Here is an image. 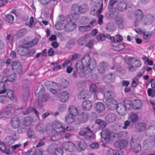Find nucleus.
<instances>
[{"instance_id": "obj_1", "label": "nucleus", "mask_w": 155, "mask_h": 155, "mask_svg": "<svg viewBox=\"0 0 155 155\" xmlns=\"http://www.w3.org/2000/svg\"><path fill=\"white\" fill-rule=\"evenodd\" d=\"M96 66L95 60L91 58L88 54L85 55L81 60L77 61L75 64L77 71L82 72L85 75L90 74L91 71Z\"/></svg>"}, {"instance_id": "obj_2", "label": "nucleus", "mask_w": 155, "mask_h": 155, "mask_svg": "<svg viewBox=\"0 0 155 155\" xmlns=\"http://www.w3.org/2000/svg\"><path fill=\"white\" fill-rule=\"evenodd\" d=\"M118 134L110 132L107 130H103L101 133V139L102 142L110 143L117 137Z\"/></svg>"}, {"instance_id": "obj_3", "label": "nucleus", "mask_w": 155, "mask_h": 155, "mask_svg": "<svg viewBox=\"0 0 155 155\" xmlns=\"http://www.w3.org/2000/svg\"><path fill=\"white\" fill-rule=\"evenodd\" d=\"M78 134L80 136H84V138L87 140L90 139L92 137L94 138L95 135L93 134V132L88 126H84L82 128L79 130Z\"/></svg>"}, {"instance_id": "obj_4", "label": "nucleus", "mask_w": 155, "mask_h": 155, "mask_svg": "<svg viewBox=\"0 0 155 155\" xmlns=\"http://www.w3.org/2000/svg\"><path fill=\"white\" fill-rule=\"evenodd\" d=\"M11 124L12 126L14 128H16L17 127H18V131L19 133H22L25 131V129L24 128H22L21 129L20 127L21 122L17 116L14 117L12 118L11 121Z\"/></svg>"}, {"instance_id": "obj_5", "label": "nucleus", "mask_w": 155, "mask_h": 155, "mask_svg": "<svg viewBox=\"0 0 155 155\" xmlns=\"http://www.w3.org/2000/svg\"><path fill=\"white\" fill-rule=\"evenodd\" d=\"M62 147L66 151L69 152L74 151L76 148L75 145L73 143L69 141L63 143Z\"/></svg>"}, {"instance_id": "obj_6", "label": "nucleus", "mask_w": 155, "mask_h": 155, "mask_svg": "<svg viewBox=\"0 0 155 155\" xmlns=\"http://www.w3.org/2000/svg\"><path fill=\"white\" fill-rule=\"evenodd\" d=\"M134 15L136 17L135 25V26H137L139 25L140 21L143 17V13L140 10L137 9L135 11Z\"/></svg>"}, {"instance_id": "obj_7", "label": "nucleus", "mask_w": 155, "mask_h": 155, "mask_svg": "<svg viewBox=\"0 0 155 155\" xmlns=\"http://www.w3.org/2000/svg\"><path fill=\"white\" fill-rule=\"evenodd\" d=\"M59 30L64 29L68 31H71L74 30L76 28V25L74 22L70 21L66 25L60 27Z\"/></svg>"}, {"instance_id": "obj_8", "label": "nucleus", "mask_w": 155, "mask_h": 155, "mask_svg": "<svg viewBox=\"0 0 155 155\" xmlns=\"http://www.w3.org/2000/svg\"><path fill=\"white\" fill-rule=\"evenodd\" d=\"M94 8H93L91 11V14L93 15L99 14L101 13L103 8V4H100L98 1L97 2V5L94 6Z\"/></svg>"}, {"instance_id": "obj_9", "label": "nucleus", "mask_w": 155, "mask_h": 155, "mask_svg": "<svg viewBox=\"0 0 155 155\" xmlns=\"http://www.w3.org/2000/svg\"><path fill=\"white\" fill-rule=\"evenodd\" d=\"M105 103L108 108L111 110L116 109L118 106L117 101L114 99L105 101Z\"/></svg>"}, {"instance_id": "obj_10", "label": "nucleus", "mask_w": 155, "mask_h": 155, "mask_svg": "<svg viewBox=\"0 0 155 155\" xmlns=\"http://www.w3.org/2000/svg\"><path fill=\"white\" fill-rule=\"evenodd\" d=\"M115 22L116 25L119 28L123 29L124 28L125 21L122 17L120 16L116 17L115 19Z\"/></svg>"}, {"instance_id": "obj_11", "label": "nucleus", "mask_w": 155, "mask_h": 155, "mask_svg": "<svg viewBox=\"0 0 155 155\" xmlns=\"http://www.w3.org/2000/svg\"><path fill=\"white\" fill-rule=\"evenodd\" d=\"M91 35L88 34L84 35L80 38L78 40V43L80 45H82L85 44L91 38Z\"/></svg>"}, {"instance_id": "obj_12", "label": "nucleus", "mask_w": 155, "mask_h": 155, "mask_svg": "<svg viewBox=\"0 0 155 155\" xmlns=\"http://www.w3.org/2000/svg\"><path fill=\"white\" fill-rule=\"evenodd\" d=\"M153 146V142L149 138L146 139L143 143V147L146 150L152 148Z\"/></svg>"}, {"instance_id": "obj_13", "label": "nucleus", "mask_w": 155, "mask_h": 155, "mask_svg": "<svg viewBox=\"0 0 155 155\" xmlns=\"http://www.w3.org/2000/svg\"><path fill=\"white\" fill-rule=\"evenodd\" d=\"M25 109V108H20L16 111V113L18 111L23 112H22L24 114L26 115L28 114L29 113L31 112V111H32L33 112L35 113L37 116L38 118H39V116L38 114V112L35 109L33 108L32 107H29L27 110H26L25 112H24V110Z\"/></svg>"}, {"instance_id": "obj_14", "label": "nucleus", "mask_w": 155, "mask_h": 155, "mask_svg": "<svg viewBox=\"0 0 155 155\" xmlns=\"http://www.w3.org/2000/svg\"><path fill=\"white\" fill-rule=\"evenodd\" d=\"M89 90L91 93H95L96 94H98L99 92L103 93L104 91L103 90L99 88L98 89L97 88V87L94 84H91L89 87Z\"/></svg>"}, {"instance_id": "obj_15", "label": "nucleus", "mask_w": 155, "mask_h": 155, "mask_svg": "<svg viewBox=\"0 0 155 155\" xmlns=\"http://www.w3.org/2000/svg\"><path fill=\"white\" fill-rule=\"evenodd\" d=\"M95 108L96 111L99 113L102 112L105 109V106L101 102H97L95 104Z\"/></svg>"}, {"instance_id": "obj_16", "label": "nucleus", "mask_w": 155, "mask_h": 155, "mask_svg": "<svg viewBox=\"0 0 155 155\" xmlns=\"http://www.w3.org/2000/svg\"><path fill=\"white\" fill-rule=\"evenodd\" d=\"M128 145V142L125 140H121L114 143V146L120 148L127 147Z\"/></svg>"}, {"instance_id": "obj_17", "label": "nucleus", "mask_w": 155, "mask_h": 155, "mask_svg": "<svg viewBox=\"0 0 155 155\" xmlns=\"http://www.w3.org/2000/svg\"><path fill=\"white\" fill-rule=\"evenodd\" d=\"M139 117L137 114L135 113H131L128 119L133 123H136L139 120Z\"/></svg>"}, {"instance_id": "obj_18", "label": "nucleus", "mask_w": 155, "mask_h": 155, "mask_svg": "<svg viewBox=\"0 0 155 155\" xmlns=\"http://www.w3.org/2000/svg\"><path fill=\"white\" fill-rule=\"evenodd\" d=\"M12 65V70L16 71L19 74L21 73V67L20 62H14Z\"/></svg>"}, {"instance_id": "obj_19", "label": "nucleus", "mask_w": 155, "mask_h": 155, "mask_svg": "<svg viewBox=\"0 0 155 155\" xmlns=\"http://www.w3.org/2000/svg\"><path fill=\"white\" fill-rule=\"evenodd\" d=\"M146 133L147 136L153 137L155 136V126H150L147 129Z\"/></svg>"}, {"instance_id": "obj_20", "label": "nucleus", "mask_w": 155, "mask_h": 155, "mask_svg": "<svg viewBox=\"0 0 155 155\" xmlns=\"http://www.w3.org/2000/svg\"><path fill=\"white\" fill-rule=\"evenodd\" d=\"M106 155H123V152L120 149L117 151L110 149L107 151Z\"/></svg>"}, {"instance_id": "obj_21", "label": "nucleus", "mask_w": 155, "mask_h": 155, "mask_svg": "<svg viewBox=\"0 0 155 155\" xmlns=\"http://www.w3.org/2000/svg\"><path fill=\"white\" fill-rule=\"evenodd\" d=\"M15 108V106L12 104L8 105L5 109V112L8 117L9 116L12 114V111H14Z\"/></svg>"}, {"instance_id": "obj_22", "label": "nucleus", "mask_w": 155, "mask_h": 155, "mask_svg": "<svg viewBox=\"0 0 155 155\" xmlns=\"http://www.w3.org/2000/svg\"><path fill=\"white\" fill-rule=\"evenodd\" d=\"M117 108V112L121 115L124 116L126 114V109L123 105L120 104Z\"/></svg>"}, {"instance_id": "obj_23", "label": "nucleus", "mask_w": 155, "mask_h": 155, "mask_svg": "<svg viewBox=\"0 0 155 155\" xmlns=\"http://www.w3.org/2000/svg\"><path fill=\"white\" fill-rule=\"evenodd\" d=\"M69 94L66 91H63L60 94L59 98L61 101L65 102L68 100Z\"/></svg>"}, {"instance_id": "obj_24", "label": "nucleus", "mask_w": 155, "mask_h": 155, "mask_svg": "<svg viewBox=\"0 0 155 155\" xmlns=\"http://www.w3.org/2000/svg\"><path fill=\"white\" fill-rule=\"evenodd\" d=\"M105 101L114 99L113 97L115 96V93L112 91H108L104 94Z\"/></svg>"}, {"instance_id": "obj_25", "label": "nucleus", "mask_w": 155, "mask_h": 155, "mask_svg": "<svg viewBox=\"0 0 155 155\" xmlns=\"http://www.w3.org/2000/svg\"><path fill=\"white\" fill-rule=\"evenodd\" d=\"M133 109L135 110L140 109L142 106L141 101L139 100H136L133 101Z\"/></svg>"}, {"instance_id": "obj_26", "label": "nucleus", "mask_w": 155, "mask_h": 155, "mask_svg": "<svg viewBox=\"0 0 155 155\" xmlns=\"http://www.w3.org/2000/svg\"><path fill=\"white\" fill-rule=\"evenodd\" d=\"M87 147L86 142L84 140L79 141L77 145V150L79 151H81L85 150Z\"/></svg>"}, {"instance_id": "obj_27", "label": "nucleus", "mask_w": 155, "mask_h": 155, "mask_svg": "<svg viewBox=\"0 0 155 155\" xmlns=\"http://www.w3.org/2000/svg\"><path fill=\"white\" fill-rule=\"evenodd\" d=\"M69 114L76 116L78 114V112L76 107L73 105H71L69 107Z\"/></svg>"}, {"instance_id": "obj_28", "label": "nucleus", "mask_w": 155, "mask_h": 155, "mask_svg": "<svg viewBox=\"0 0 155 155\" xmlns=\"http://www.w3.org/2000/svg\"><path fill=\"white\" fill-rule=\"evenodd\" d=\"M0 149L2 152L7 154H9L10 153V147H6L5 144L2 142H0Z\"/></svg>"}, {"instance_id": "obj_29", "label": "nucleus", "mask_w": 155, "mask_h": 155, "mask_svg": "<svg viewBox=\"0 0 155 155\" xmlns=\"http://www.w3.org/2000/svg\"><path fill=\"white\" fill-rule=\"evenodd\" d=\"M68 82L65 79L62 78L60 81L59 86L60 89L65 88L69 85Z\"/></svg>"}, {"instance_id": "obj_30", "label": "nucleus", "mask_w": 155, "mask_h": 155, "mask_svg": "<svg viewBox=\"0 0 155 155\" xmlns=\"http://www.w3.org/2000/svg\"><path fill=\"white\" fill-rule=\"evenodd\" d=\"M88 114H87L83 113L79 118V121L77 123L78 124L80 123H84L86 122L88 120Z\"/></svg>"}, {"instance_id": "obj_31", "label": "nucleus", "mask_w": 155, "mask_h": 155, "mask_svg": "<svg viewBox=\"0 0 155 155\" xmlns=\"http://www.w3.org/2000/svg\"><path fill=\"white\" fill-rule=\"evenodd\" d=\"M83 108L86 110H89L91 109L92 104L89 101H84L82 103Z\"/></svg>"}, {"instance_id": "obj_32", "label": "nucleus", "mask_w": 155, "mask_h": 155, "mask_svg": "<svg viewBox=\"0 0 155 155\" xmlns=\"http://www.w3.org/2000/svg\"><path fill=\"white\" fill-rule=\"evenodd\" d=\"M74 117V116L69 114H67L65 116V122L68 124L72 123L75 120Z\"/></svg>"}, {"instance_id": "obj_33", "label": "nucleus", "mask_w": 155, "mask_h": 155, "mask_svg": "<svg viewBox=\"0 0 155 155\" xmlns=\"http://www.w3.org/2000/svg\"><path fill=\"white\" fill-rule=\"evenodd\" d=\"M80 13L84 14L86 13L89 10L88 6L85 4L81 5L79 6Z\"/></svg>"}, {"instance_id": "obj_34", "label": "nucleus", "mask_w": 155, "mask_h": 155, "mask_svg": "<svg viewBox=\"0 0 155 155\" xmlns=\"http://www.w3.org/2000/svg\"><path fill=\"white\" fill-rule=\"evenodd\" d=\"M72 12L74 15H78L80 13L79 7L76 4H74L71 8Z\"/></svg>"}, {"instance_id": "obj_35", "label": "nucleus", "mask_w": 155, "mask_h": 155, "mask_svg": "<svg viewBox=\"0 0 155 155\" xmlns=\"http://www.w3.org/2000/svg\"><path fill=\"white\" fill-rule=\"evenodd\" d=\"M127 4L125 2H120L118 3L117 8L121 12L124 11L127 8Z\"/></svg>"}, {"instance_id": "obj_36", "label": "nucleus", "mask_w": 155, "mask_h": 155, "mask_svg": "<svg viewBox=\"0 0 155 155\" xmlns=\"http://www.w3.org/2000/svg\"><path fill=\"white\" fill-rule=\"evenodd\" d=\"M38 41V40L37 38H35L30 42H28L25 43L24 45H25L26 46H24V47L25 48H27L33 46L37 44Z\"/></svg>"}, {"instance_id": "obj_37", "label": "nucleus", "mask_w": 155, "mask_h": 155, "mask_svg": "<svg viewBox=\"0 0 155 155\" xmlns=\"http://www.w3.org/2000/svg\"><path fill=\"white\" fill-rule=\"evenodd\" d=\"M66 22L65 18L64 16L63 15H60L59 17V29H60V26H64Z\"/></svg>"}, {"instance_id": "obj_38", "label": "nucleus", "mask_w": 155, "mask_h": 155, "mask_svg": "<svg viewBox=\"0 0 155 155\" xmlns=\"http://www.w3.org/2000/svg\"><path fill=\"white\" fill-rule=\"evenodd\" d=\"M124 105L126 109L133 108V102L130 101L126 100L125 101Z\"/></svg>"}, {"instance_id": "obj_39", "label": "nucleus", "mask_w": 155, "mask_h": 155, "mask_svg": "<svg viewBox=\"0 0 155 155\" xmlns=\"http://www.w3.org/2000/svg\"><path fill=\"white\" fill-rule=\"evenodd\" d=\"M116 117L113 114H110L107 115L105 117L106 120L109 122H112L115 120Z\"/></svg>"}, {"instance_id": "obj_40", "label": "nucleus", "mask_w": 155, "mask_h": 155, "mask_svg": "<svg viewBox=\"0 0 155 155\" xmlns=\"http://www.w3.org/2000/svg\"><path fill=\"white\" fill-rule=\"evenodd\" d=\"M107 66L104 63H101L100 64V68L98 69L99 73H103L107 69Z\"/></svg>"}, {"instance_id": "obj_41", "label": "nucleus", "mask_w": 155, "mask_h": 155, "mask_svg": "<svg viewBox=\"0 0 155 155\" xmlns=\"http://www.w3.org/2000/svg\"><path fill=\"white\" fill-rule=\"evenodd\" d=\"M18 138V137L13 138L9 137L6 138V142L8 145H11L14 143L15 141L17 140Z\"/></svg>"}, {"instance_id": "obj_42", "label": "nucleus", "mask_w": 155, "mask_h": 155, "mask_svg": "<svg viewBox=\"0 0 155 155\" xmlns=\"http://www.w3.org/2000/svg\"><path fill=\"white\" fill-rule=\"evenodd\" d=\"M91 27L90 25H87L83 26H79L78 29L81 32H84L89 31L91 29Z\"/></svg>"}, {"instance_id": "obj_43", "label": "nucleus", "mask_w": 155, "mask_h": 155, "mask_svg": "<svg viewBox=\"0 0 155 155\" xmlns=\"http://www.w3.org/2000/svg\"><path fill=\"white\" fill-rule=\"evenodd\" d=\"M106 29L109 31H113L116 30V27L113 23H109L106 25Z\"/></svg>"}, {"instance_id": "obj_44", "label": "nucleus", "mask_w": 155, "mask_h": 155, "mask_svg": "<svg viewBox=\"0 0 155 155\" xmlns=\"http://www.w3.org/2000/svg\"><path fill=\"white\" fill-rule=\"evenodd\" d=\"M146 127V124L144 123H138L137 128L139 131H143L145 130Z\"/></svg>"}, {"instance_id": "obj_45", "label": "nucleus", "mask_w": 155, "mask_h": 155, "mask_svg": "<svg viewBox=\"0 0 155 155\" xmlns=\"http://www.w3.org/2000/svg\"><path fill=\"white\" fill-rule=\"evenodd\" d=\"M86 91H80L78 94V97L80 99H84L87 95Z\"/></svg>"}, {"instance_id": "obj_46", "label": "nucleus", "mask_w": 155, "mask_h": 155, "mask_svg": "<svg viewBox=\"0 0 155 155\" xmlns=\"http://www.w3.org/2000/svg\"><path fill=\"white\" fill-rule=\"evenodd\" d=\"M45 86L48 88H49L50 89L52 87V86L54 87L55 86V88H57L58 84L51 81H47L45 83Z\"/></svg>"}, {"instance_id": "obj_47", "label": "nucleus", "mask_w": 155, "mask_h": 155, "mask_svg": "<svg viewBox=\"0 0 155 155\" xmlns=\"http://www.w3.org/2000/svg\"><path fill=\"white\" fill-rule=\"evenodd\" d=\"M27 33V30L25 29H22L19 30L17 32L16 35L18 38L22 37Z\"/></svg>"}, {"instance_id": "obj_48", "label": "nucleus", "mask_w": 155, "mask_h": 155, "mask_svg": "<svg viewBox=\"0 0 155 155\" xmlns=\"http://www.w3.org/2000/svg\"><path fill=\"white\" fill-rule=\"evenodd\" d=\"M14 19V17L13 15L8 14L6 15L5 20L9 23H12Z\"/></svg>"}, {"instance_id": "obj_49", "label": "nucleus", "mask_w": 155, "mask_h": 155, "mask_svg": "<svg viewBox=\"0 0 155 155\" xmlns=\"http://www.w3.org/2000/svg\"><path fill=\"white\" fill-rule=\"evenodd\" d=\"M7 96L11 100H13L14 99V95L13 91L11 90L8 89L5 90Z\"/></svg>"}, {"instance_id": "obj_50", "label": "nucleus", "mask_w": 155, "mask_h": 155, "mask_svg": "<svg viewBox=\"0 0 155 155\" xmlns=\"http://www.w3.org/2000/svg\"><path fill=\"white\" fill-rule=\"evenodd\" d=\"M142 59L144 61L145 63H148V64L150 65H153V61L151 60H149V58L148 57L145 56H144L142 57Z\"/></svg>"}, {"instance_id": "obj_51", "label": "nucleus", "mask_w": 155, "mask_h": 155, "mask_svg": "<svg viewBox=\"0 0 155 155\" xmlns=\"http://www.w3.org/2000/svg\"><path fill=\"white\" fill-rule=\"evenodd\" d=\"M133 150L134 152L137 153L140 151L141 150V145L140 144H136L133 147Z\"/></svg>"}, {"instance_id": "obj_52", "label": "nucleus", "mask_w": 155, "mask_h": 155, "mask_svg": "<svg viewBox=\"0 0 155 155\" xmlns=\"http://www.w3.org/2000/svg\"><path fill=\"white\" fill-rule=\"evenodd\" d=\"M143 34V38L145 39H150L152 35V33L150 31H144Z\"/></svg>"}, {"instance_id": "obj_53", "label": "nucleus", "mask_w": 155, "mask_h": 155, "mask_svg": "<svg viewBox=\"0 0 155 155\" xmlns=\"http://www.w3.org/2000/svg\"><path fill=\"white\" fill-rule=\"evenodd\" d=\"M31 119L28 117H27L24 119V123L25 125L29 126L31 123Z\"/></svg>"}, {"instance_id": "obj_54", "label": "nucleus", "mask_w": 155, "mask_h": 155, "mask_svg": "<svg viewBox=\"0 0 155 155\" xmlns=\"http://www.w3.org/2000/svg\"><path fill=\"white\" fill-rule=\"evenodd\" d=\"M114 42L115 43H118L122 41L123 39L122 36L120 35H116L114 37Z\"/></svg>"}, {"instance_id": "obj_55", "label": "nucleus", "mask_w": 155, "mask_h": 155, "mask_svg": "<svg viewBox=\"0 0 155 155\" xmlns=\"http://www.w3.org/2000/svg\"><path fill=\"white\" fill-rule=\"evenodd\" d=\"M24 46H26V45H24L23 47H19L18 48V53L21 55H24L25 54V51L24 50L25 49H24V48H25L24 47Z\"/></svg>"}, {"instance_id": "obj_56", "label": "nucleus", "mask_w": 155, "mask_h": 155, "mask_svg": "<svg viewBox=\"0 0 155 155\" xmlns=\"http://www.w3.org/2000/svg\"><path fill=\"white\" fill-rule=\"evenodd\" d=\"M16 78V76L15 74H12L9 77L8 79L5 80L4 81L5 82H7V81H14Z\"/></svg>"}, {"instance_id": "obj_57", "label": "nucleus", "mask_w": 155, "mask_h": 155, "mask_svg": "<svg viewBox=\"0 0 155 155\" xmlns=\"http://www.w3.org/2000/svg\"><path fill=\"white\" fill-rule=\"evenodd\" d=\"M96 38L98 41H103L105 39L106 37L103 34H101L99 35H97Z\"/></svg>"}, {"instance_id": "obj_58", "label": "nucleus", "mask_w": 155, "mask_h": 155, "mask_svg": "<svg viewBox=\"0 0 155 155\" xmlns=\"http://www.w3.org/2000/svg\"><path fill=\"white\" fill-rule=\"evenodd\" d=\"M147 93L149 96L153 97L155 96V91L151 88H148L147 90Z\"/></svg>"}, {"instance_id": "obj_59", "label": "nucleus", "mask_w": 155, "mask_h": 155, "mask_svg": "<svg viewBox=\"0 0 155 155\" xmlns=\"http://www.w3.org/2000/svg\"><path fill=\"white\" fill-rule=\"evenodd\" d=\"M28 136L30 138H34L35 136L34 132L31 130H28L27 132Z\"/></svg>"}, {"instance_id": "obj_60", "label": "nucleus", "mask_w": 155, "mask_h": 155, "mask_svg": "<svg viewBox=\"0 0 155 155\" xmlns=\"http://www.w3.org/2000/svg\"><path fill=\"white\" fill-rule=\"evenodd\" d=\"M54 87H54L52 86V87L50 89V91L53 94H55L57 93L58 85L57 88H55Z\"/></svg>"}, {"instance_id": "obj_61", "label": "nucleus", "mask_w": 155, "mask_h": 155, "mask_svg": "<svg viewBox=\"0 0 155 155\" xmlns=\"http://www.w3.org/2000/svg\"><path fill=\"white\" fill-rule=\"evenodd\" d=\"M7 97L5 95L0 96V102L2 103H5L7 100Z\"/></svg>"}, {"instance_id": "obj_62", "label": "nucleus", "mask_w": 155, "mask_h": 155, "mask_svg": "<svg viewBox=\"0 0 155 155\" xmlns=\"http://www.w3.org/2000/svg\"><path fill=\"white\" fill-rule=\"evenodd\" d=\"M90 147L91 149H96L98 148L99 147V144L97 142H94L92 143L90 145Z\"/></svg>"}, {"instance_id": "obj_63", "label": "nucleus", "mask_w": 155, "mask_h": 155, "mask_svg": "<svg viewBox=\"0 0 155 155\" xmlns=\"http://www.w3.org/2000/svg\"><path fill=\"white\" fill-rule=\"evenodd\" d=\"M135 64L134 67H140L141 66V61L139 60H135L134 61Z\"/></svg>"}, {"instance_id": "obj_64", "label": "nucleus", "mask_w": 155, "mask_h": 155, "mask_svg": "<svg viewBox=\"0 0 155 155\" xmlns=\"http://www.w3.org/2000/svg\"><path fill=\"white\" fill-rule=\"evenodd\" d=\"M138 79L137 78H134L133 80L131 83V85L133 87H135L137 86L138 83Z\"/></svg>"}]
</instances>
